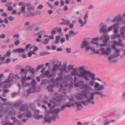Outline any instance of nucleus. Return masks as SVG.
<instances>
[{"instance_id": "obj_28", "label": "nucleus", "mask_w": 125, "mask_h": 125, "mask_svg": "<svg viewBox=\"0 0 125 125\" xmlns=\"http://www.w3.org/2000/svg\"><path fill=\"white\" fill-rule=\"evenodd\" d=\"M28 67V69L27 70L28 72L31 73L32 75H34L35 73V69L32 68L30 69L29 67Z\"/></svg>"}, {"instance_id": "obj_15", "label": "nucleus", "mask_w": 125, "mask_h": 125, "mask_svg": "<svg viewBox=\"0 0 125 125\" xmlns=\"http://www.w3.org/2000/svg\"><path fill=\"white\" fill-rule=\"evenodd\" d=\"M102 40L103 39V40L102 41L103 43H107L108 41L109 40V37L108 36H107V34L103 35L102 37Z\"/></svg>"}, {"instance_id": "obj_32", "label": "nucleus", "mask_w": 125, "mask_h": 125, "mask_svg": "<svg viewBox=\"0 0 125 125\" xmlns=\"http://www.w3.org/2000/svg\"><path fill=\"white\" fill-rule=\"evenodd\" d=\"M22 104V102L19 101L14 104L13 105V106L16 107H19L21 106Z\"/></svg>"}, {"instance_id": "obj_41", "label": "nucleus", "mask_w": 125, "mask_h": 125, "mask_svg": "<svg viewBox=\"0 0 125 125\" xmlns=\"http://www.w3.org/2000/svg\"><path fill=\"white\" fill-rule=\"evenodd\" d=\"M25 6L21 7V10L20 11L22 13L24 14L25 13Z\"/></svg>"}, {"instance_id": "obj_39", "label": "nucleus", "mask_w": 125, "mask_h": 125, "mask_svg": "<svg viewBox=\"0 0 125 125\" xmlns=\"http://www.w3.org/2000/svg\"><path fill=\"white\" fill-rule=\"evenodd\" d=\"M50 53L47 51H45L41 52L40 53V55L41 56L44 55L46 54H50Z\"/></svg>"}, {"instance_id": "obj_45", "label": "nucleus", "mask_w": 125, "mask_h": 125, "mask_svg": "<svg viewBox=\"0 0 125 125\" xmlns=\"http://www.w3.org/2000/svg\"><path fill=\"white\" fill-rule=\"evenodd\" d=\"M94 80H91L89 82V84L90 85V86H93L94 83Z\"/></svg>"}, {"instance_id": "obj_16", "label": "nucleus", "mask_w": 125, "mask_h": 125, "mask_svg": "<svg viewBox=\"0 0 125 125\" xmlns=\"http://www.w3.org/2000/svg\"><path fill=\"white\" fill-rule=\"evenodd\" d=\"M84 81L83 80H80L78 82L74 84V86L76 87H78L79 86H83L84 85Z\"/></svg>"}, {"instance_id": "obj_59", "label": "nucleus", "mask_w": 125, "mask_h": 125, "mask_svg": "<svg viewBox=\"0 0 125 125\" xmlns=\"http://www.w3.org/2000/svg\"><path fill=\"white\" fill-rule=\"evenodd\" d=\"M8 19L10 21H12L14 20V18L12 16H9Z\"/></svg>"}, {"instance_id": "obj_11", "label": "nucleus", "mask_w": 125, "mask_h": 125, "mask_svg": "<svg viewBox=\"0 0 125 125\" xmlns=\"http://www.w3.org/2000/svg\"><path fill=\"white\" fill-rule=\"evenodd\" d=\"M54 73L50 74V72L48 70L46 71L45 72L44 74H41L40 75V76L42 78L44 77V76H47L48 77L50 78L53 76Z\"/></svg>"}, {"instance_id": "obj_56", "label": "nucleus", "mask_w": 125, "mask_h": 125, "mask_svg": "<svg viewBox=\"0 0 125 125\" xmlns=\"http://www.w3.org/2000/svg\"><path fill=\"white\" fill-rule=\"evenodd\" d=\"M20 43V40L17 39V40L14 42V44L16 45H18Z\"/></svg>"}, {"instance_id": "obj_6", "label": "nucleus", "mask_w": 125, "mask_h": 125, "mask_svg": "<svg viewBox=\"0 0 125 125\" xmlns=\"http://www.w3.org/2000/svg\"><path fill=\"white\" fill-rule=\"evenodd\" d=\"M125 26H123L120 28V35L118 34V33H116V34H115V35L116 37V38H117L118 37H119V38H120V37L121 36L122 38L123 39H125Z\"/></svg>"}, {"instance_id": "obj_46", "label": "nucleus", "mask_w": 125, "mask_h": 125, "mask_svg": "<svg viewBox=\"0 0 125 125\" xmlns=\"http://www.w3.org/2000/svg\"><path fill=\"white\" fill-rule=\"evenodd\" d=\"M12 5V3L11 2H8L6 4V6L8 7V6H11Z\"/></svg>"}, {"instance_id": "obj_9", "label": "nucleus", "mask_w": 125, "mask_h": 125, "mask_svg": "<svg viewBox=\"0 0 125 125\" xmlns=\"http://www.w3.org/2000/svg\"><path fill=\"white\" fill-rule=\"evenodd\" d=\"M62 100V98L58 97L57 99L55 98L52 103L54 104L56 106H59L61 105V102L60 101Z\"/></svg>"}, {"instance_id": "obj_17", "label": "nucleus", "mask_w": 125, "mask_h": 125, "mask_svg": "<svg viewBox=\"0 0 125 125\" xmlns=\"http://www.w3.org/2000/svg\"><path fill=\"white\" fill-rule=\"evenodd\" d=\"M22 115H24L25 117L30 118L32 116V113L31 111L27 110L25 113H23Z\"/></svg>"}, {"instance_id": "obj_54", "label": "nucleus", "mask_w": 125, "mask_h": 125, "mask_svg": "<svg viewBox=\"0 0 125 125\" xmlns=\"http://www.w3.org/2000/svg\"><path fill=\"white\" fill-rule=\"evenodd\" d=\"M73 66L71 65L69 66L68 67V69L69 71H70L72 69L73 70Z\"/></svg>"}, {"instance_id": "obj_50", "label": "nucleus", "mask_w": 125, "mask_h": 125, "mask_svg": "<svg viewBox=\"0 0 125 125\" xmlns=\"http://www.w3.org/2000/svg\"><path fill=\"white\" fill-rule=\"evenodd\" d=\"M11 54V51L10 50H9L7 51L5 54V55L7 56H10Z\"/></svg>"}, {"instance_id": "obj_4", "label": "nucleus", "mask_w": 125, "mask_h": 125, "mask_svg": "<svg viewBox=\"0 0 125 125\" xmlns=\"http://www.w3.org/2000/svg\"><path fill=\"white\" fill-rule=\"evenodd\" d=\"M113 44L112 47L113 49L115 50L116 49L115 45L119 46L121 47H123L124 44L123 43V41L120 38H119L118 41L117 42L116 41H114L113 42Z\"/></svg>"}, {"instance_id": "obj_29", "label": "nucleus", "mask_w": 125, "mask_h": 125, "mask_svg": "<svg viewBox=\"0 0 125 125\" xmlns=\"http://www.w3.org/2000/svg\"><path fill=\"white\" fill-rule=\"evenodd\" d=\"M11 119L13 120V122L11 123L12 124H13L14 125V122L17 121V122L18 123V124L20 125L19 121H17V119H16V117L15 116H12L11 117Z\"/></svg>"}, {"instance_id": "obj_24", "label": "nucleus", "mask_w": 125, "mask_h": 125, "mask_svg": "<svg viewBox=\"0 0 125 125\" xmlns=\"http://www.w3.org/2000/svg\"><path fill=\"white\" fill-rule=\"evenodd\" d=\"M100 51H102V53L103 54H106L108 55L110 54V52H109L106 51L105 50L104 48H101L100 49Z\"/></svg>"}, {"instance_id": "obj_36", "label": "nucleus", "mask_w": 125, "mask_h": 125, "mask_svg": "<svg viewBox=\"0 0 125 125\" xmlns=\"http://www.w3.org/2000/svg\"><path fill=\"white\" fill-rule=\"evenodd\" d=\"M26 75H25L24 76L22 79H21V82L22 84L23 85V83H25L26 80Z\"/></svg>"}, {"instance_id": "obj_30", "label": "nucleus", "mask_w": 125, "mask_h": 125, "mask_svg": "<svg viewBox=\"0 0 125 125\" xmlns=\"http://www.w3.org/2000/svg\"><path fill=\"white\" fill-rule=\"evenodd\" d=\"M56 40L55 41V44H58L59 43V41L60 39V37L59 35L56 36L55 37Z\"/></svg>"}, {"instance_id": "obj_14", "label": "nucleus", "mask_w": 125, "mask_h": 125, "mask_svg": "<svg viewBox=\"0 0 125 125\" xmlns=\"http://www.w3.org/2000/svg\"><path fill=\"white\" fill-rule=\"evenodd\" d=\"M25 6L27 7V9L28 11L31 12L32 11H33L34 10V6L33 5H31V3H29L26 4Z\"/></svg>"}, {"instance_id": "obj_22", "label": "nucleus", "mask_w": 125, "mask_h": 125, "mask_svg": "<svg viewBox=\"0 0 125 125\" xmlns=\"http://www.w3.org/2000/svg\"><path fill=\"white\" fill-rule=\"evenodd\" d=\"M66 107H71V105H70V103H67L65 105H63L60 108V109L61 111H63L64 110Z\"/></svg>"}, {"instance_id": "obj_20", "label": "nucleus", "mask_w": 125, "mask_h": 125, "mask_svg": "<svg viewBox=\"0 0 125 125\" xmlns=\"http://www.w3.org/2000/svg\"><path fill=\"white\" fill-rule=\"evenodd\" d=\"M28 73V71L27 70L25 69L24 68H22L20 72H19V74L20 75H25L27 74Z\"/></svg>"}, {"instance_id": "obj_43", "label": "nucleus", "mask_w": 125, "mask_h": 125, "mask_svg": "<svg viewBox=\"0 0 125 125\" xmlns=\"http://www.w3.org/2000/svg\"><path fill=\"white\" fill-rule=\"evenodd\" d=\"M121 98L122 100H125V91L122 94Z\"/></svg>"}, {"instance_id": "obj_13", "label": "nucleus", "mask_w": 125, "mask_h": 125, "mask_svg": "<svg viewBox=\"0 0 125 125\" xmlns=\"http://www.w3.org/2000/svg\"><path fill=\"white\" fill-rule=\"evenodd\" d=\"M106 26L105 24H104L100 28L99 31L101 33H103L104 34H106L107 32L106 29Z\"/></svg>"}, {"instance_id": "obj_27", "label": "nucleus", "mask_w": 125, "mask_h": 125, "mask_svg": "<svg viewBox=\"0 0 125 125\" xmlns=\"http://www.w3.org/2000/svg\"><path fill=\"white\" fill-rule=\"evenodd\" d=\"M30 86L31 85L32 88H35V85L37 84L35 80H33L30 83Z\"/></svg>"}, {"instance_id": "obj_1", "label": "nucleus", "mask_w": 125, "mask_h": 125, "mask_svg": "<svg viewBox=\"0 0 125 125\" xmlns=\"http://www.w3.org/2000/svg\"><path fill=\"white\" fill-rule=\"evenodd\" d=\"M82 88L84 89L85 90L82 91L81 92V94H79V96H83L85 98H87L88 99L86 101H85V102L83 100L81 101L80 103L77 102H75L74 103L76 104L77 106V111H79L81 110V108H83V107L81 104H83L85 106H87L88 104V103L87 102H89L93 104L95 103V102L94 100H91L93 99L94 98V95L97 94L100 95L102 97H104L106 96L104 94H102L103 92L102 91L97 92H93L91 93L89 98H88L87 94L90 93V91L92 90V88L90 86V85L88 84H84Z\"/></svg>"}, {"instance_id": "obj_42", "label": "nucleus", "mask_w": 125, "mask_h": 125, "mask_svg": "<svg viewBox=\"0 0 125 125\" xmlns=\"http://www.w3.org/2000/svg\"><path fill=\"white\" fill-rule=\"evenodd\" d=\"M55 105L53 104V105L51 107L50 109L49 110H47V111H46V112H51L52 111V110L54 109L55 108Z\"/></svg>"}, {"instance_id": "obj_35", "label": "nucleus", "mask_w": 125, "mask_h": 125, "mask_svg": "<svg viewBox=\"0 0 125 125\" xmlns=\"http://www.w3.org/2000/svg\"><path fill=\"white\" fill-rule=\"evenodd\" d=\"M44 31H39L38 33L36 34L37 35H39L38 36V37L39 38H41L42 37V32Z\"/></svg>"}, {"instance_id": "obj_34", "label": "nucleus", "mask_w": 125, "mask_h": 125, "mask_svg": "<svg viewBox=\"0 0 125 125\" xmlns=\"http://www.w3.org/2000/svg\"><path fill=\"white\" fill-rule=\"evenodd\" d=\"M50 82L48 81V80L45 79H43L42 80L41 82V84L42 85H44L45 84L47 83H49Z\"/></svg>"}, {"instance_id": "obj_12", "label": "nucleus", "mask_w": 125, "mask_h": 125, "mask_svg": "<svg viewBox=\"0 0 125 125\" xmlns=\"http://www.w3.org/2000/svg\"><path fill=\"white\" fill-rule=\"evenodd\" d=\"M102 37L100 36H98L95 38H93L92 39V41H90V42L93 44H96V46H99V43L98 42H94V41H98L99 40H102Z\"/></svg>"}, {"instance_id": "obj_58", "label": "nucleus", "mask_w": 125, "mask_h": 125, "mask_svg": "<svg viewBox=\"0 0 125 125\" xmlns=\"http://www.w3.org/2000/svg\"><path fill=\"white\" fill-rule=\"evenodd\" d=\"M48 80V82H50L49 83L51 82H52V83H53L55 81L54 80V79L53 78H51L50 80Z\"/></svg>"}, {"instance_id": "obj_2", "label": "nucleus", "mask_w": 125, "mask_h": 125, "mask_svg": "<svg viewBox=\"0 0 125 125\" xmlns=\"http://www.w3.org/2000/svg\"><path fill=\"white\" fill-rule=\"evenodd\" d=\"M85 69V67L84 66L79 67L77 71L76 68H74L71 73V75L72 76H77L79 77L83 78L85 80V79H86L88 73V71L86 70Z\"/></svg>"}, {"instance_id": "obj_63", "label": "nucleus", "mask_w": 125, "mask_h": 125, "mask_svg": "<svg viewBox=\"0 0 125 125\" xmlns=\"http://www.w3.org/2000/svg\"><path fill=\"white\" fill-rule=\"evenodd\" d=\"M47 4H48V5L50 7L51 9H52L54 7L53 6V5H52L50 4L48 2H47Z\"/></svg>"}, {"instance_id": "obj_60", "label": "nucleus", "mask_w": 125, "mask_h": 125, "mask_svg": "<svg viewBox=\"0 0 125 125\" xmlns=\"http://www.w3.org/2000/svg\"><path fill=\"white\" fill-rule=\"evenodd\" d=\"M32 88L31 87L28 89L27 91V94H29L31 93Z\"/></svg>"}, {"instance_id": "obj_33", "label": "nucleus", "mask_w": 125, "mask_h": 125, "mask_svg": "<svg viewBox=\"0 0 125 125\" xmlns=\"http://www.w3.org/2000/svg\"><path fill=\"white\" fill-rule=\"evenodd\" d=\"M35 24H34L32 25L31 26H28L27 28V30L28 31H31L32 29V28L34 27L35 25Z\"/></svg>"}, {"instance_id": "obj_55", "label": "nucleus", "mask_w": 125, "mask_h": 125, "mask_svg": "<svg viewBox=\"0 0 125 125\" xmlns=\"http://www.w3.org/2000/svg\"><path fill=\"white\" fill-rule=\"evenodd\" d=\"M53 83V84H52L53 85L54 87H57L58 86L59 84V83L56 82V81H55Z\"/></svg>"}, {"instance_id": "obj_40", "label": "nucleus", "mask_w": 125, "mask_h": 125, "mask_svg": "<svg viewBox=\"0 0 125 125\" xmlns=\"http://www.w3.org/2000/svg\"><path fill=\"white\" fill-rule=\"evenodd\" d=\"M11 74H10L8 76V78L7 80H5L4 81L5 83H10V78L11 77Z\"/></svg>"}, {"instance_id": "obj_23", "label": "nucleus", "mask_w": 125, "mask_h": 125, "mask_svg": "<svg viewBox=\"0 0 125 125\" xmlns=\"http://www.w3.org/2000/svg\"><path fill=\"white\" fill-rule=\"evenodd\" d=\"M60 110L59 109H56L54 110H52L51 112H50L51 113V114L52 115H54V113L55 114V115L58 114L60 112Z\"/></svg>"}, {"instance_id": "obj_52", "label": "nucleus", "mask_w": 125, "mask_h": 125, "mask_svg": "<svg viewBox=\"0 0 125 125\" xmlns=\"http://www.w3.org/2000/svg\"><path fill=\"white\" fill-rule=\"evenodd\" d=\"M40 113V111L38 110H35L34 111V115H38Z\"/></svg>"}, {"instance_id": "obj_49", "label": "nucleus", "mask_w": 125, "mask_h": 125, "mask_svg": "<svg viewBox=\"0 0 125 125\" xmlns=\"http://www.w3.org/2000/svg\"><path fill=\"white\" fill-rule=\"evenodd\" d=\"M44 65L43 64H41L38 66L36 68V69L37 71L39 70L41 68H42Z\"/></svg>"}, {"instance_id": "obj_57", "label": "nucleus", "mask_w": 125, "mask_h": 125, "mask_svg": "<svg viewBox=\"0 0 125 125\" xmlns=\"http://www.w3.org/2000/svg\"><path fill=\"white\" fill-rule=\"evenodd\" d=\"M31 44H29L27 45L26 46L25 48L24 49H25V51L26 50L27 51H28V48H29Z\"/></svg>"}, {"instance_id": "obj_37", "label": "nucleus", "mask_w": 125, "mask_h": 125, "mask_svg": "<svg viewBox=\"0 0 125 125\" xmlns=\"http://www.w3.org/2000/svg\"><path fill=\"white\" fill-rule=\"evenodd\" d=\"M50 41V39L49 38H46L45 39L44 41L42 42V43L45 45H47L48 43V42Z\"/></svg>"}, {"instance_id": "obj_62", "label": "nucleus", "mask_w": 125, "mask_h": 125, "mask_svg": "<svg viewBox=\"0 0 125 125\" xmlns=\"http://www.w3.org/2000/svg\"><path fill=\"white\" fill-rule=\"evenodd\" d=\"M17 93L16 92H13L11 94V96L12 97L16 96L17 95Z\"/></svg>"}, {"instance_id": "obj_44", "label": "nucleus", "mask_w": 125, "mask_h": 125, "mask_svg": "<svg viewBox=\"0 0 125 125\" xmlns=\"http://www.w3.org/2000/svg\"><path fill=\"white\" fill-rule=\"evenodd\" d=\"M23 85H22V86L24 87H25L30 86V83H26V82L25 83H23Z\"/></svg>"}, {"instance_id": "obj_5", "label": "nucleus", "mask_w": 125, "mask_h": 125, "mask_svg": "<svg viewBox=\"0 0 125 125\" xmlns=\"http://www.w3.org/2000/svg\"><path fill=\"white\" fill-rule=\"evenodd\" d=\"M88 74L86 76V79H85V80L87 81H88L90 80L89 77H90L92 80H95L101 82V79L99 78H95V74L91 72L90 71H88Z\"/></svg>"}, {"instance_id": "obj_10", "label": "nucleus", "mask_w": 125, "mask_h": 125, "mask_svg": "<svg viewBox=\"0 0 125 125\" xmlns=\"http://www.w3.org/2000/svg\"><path fill=\"white\" fill-rule=\"evenodd\" d=\"M104 85L102 84L100 85L98 83H95L94 86L95 88L97 91H101L104 89Z\"/></svg>"}, {"instance_id": "obj_64", "label": "nucleus", "mask_w": 125, "mask_h": 125, "mask_svg": "<svg viewBox=\"0 0 125 125\" xmlns=\"http://www.w3.org/2000/svg\"><path fill=\"white\" fill-rule=\"evenodd\" d=\"M23 116V117H25L24 115H23L22 114L21 115H18L17 117L20 119L22 118V117Z\"/></svg>"}, {"instance_id": "obj_31", "label": "nucleus", "mask_w": 125, "mask_h": 125, "mask_svg": "<svg viewBox=\"0 0 125 125\" xmlns=\"http://www.w3.org/2000/svg\"><path fill=\"white\" fill-rule=\"evenodd\" d=\"M116 24H115L113 25V26L114 27V31L115 33V34H116V33H118V29L116 27Z\"/></svg>"}, {"instance_id": "obj_48", "label": "nucleus", "mask_w": 125, "mask_h": 125, "mask_svg": "<svg viewBox=\"0 0 125 125\" xmlns=\"http://www.w3.org/2000/svg\"><path fill=\"white\" fill-rule=\"evenodd\" d=\"M25 51V49H24L22 48H19L18 49V52L20 53L22 52H24Z\"/></svg>"}, {"instance_id": "obj_47", "label": "nucleus", "mask_w": 125, "mask_h": 125, "mask_svg": "<svg viewBox=\"0 0 125 125\" xmlns=\"http://www.w3.org/2000/svg\"><path fill=\"white\" fill-rule=\"evenodd\" d=\"M16 111L14 110H12L10 111L9 113V115H15Z\"/></svg>"}, {"instance_id": "obj_26", "label": "nucleus", "mask_w": 125, "mask_h": 125, "mask_svg": "<svg viewBox=\"0 0 125 125\" xmlns=\"http://www.w3.org/2000/svg\"><path fill=\"white\" fill-rule=\"evenodd\" d=\"M54 87L53 85L52 84H51L48 85L47 87V88L49 92H53L54 90L53 88Z\"/></svg>"}, {"instance_id": "obj_25", "label": "nucleus", "mask_w": 125, "mask_h": 125, "mask_svg": "<svg viewBox=\"0 0 125 125\" xmlns=\"http://www.w3.org/2000/svg\"><path fill=\"white\" fill-rule=\"evenodd\" d=\"M122 20V18L121 17L117 16L115 17L114 19L112 20V21L113 22H114L116 21L118 22L121 21Z\"/></svg>"}, {"instance_id": "obj_7", "label": "nucleus", "mask_w": 125, "mask_h": 125, "mask_svg": "<svg viewBox=\"0 0 125 125\" xmlns=\"http://www.w3.org/2000/svg\"><path fill=\"white\" fill-rule=\"evenodd\" d=\"M62 30L61 27L58 28L57 27L53 29L51 31V33L52 35H55L57 32L59 33V35L61 36H63V34L62 32Z\"/></svg>"}, {"instance_id": "obj_61", "label": "nucleus", "mask_w": 125, "mask_h": 125, "mask_svg": "<svg viewBox=\"0 0 125 125\" xmlns=\"http://www.w3.org/2000/svg\"><path fill=\"white\" fill-rule=\"evenodd\" d=\"M110 122L107 120H105L104 121V125H108L109 124Z\"/></svg>"}, {"instance_id": "obj_19", "label": "nucleus", "mask_w": 125, "mask_h": 125, "mask_svg": "<svg viewBox=\"0 0 125 125\" xmlns=\"http://www.w3.org/2000/svg\"><path fill=\"white\" fill-rule=\"evenodd\" d=\"M28 109V105L25 104L22 105L19 109V110L21 111H24Z\"/></svg>"}, {"instance_id": "obj_51", "label": "nucleus", "mask_w": 125, "mask_h": 125, "mask_svg": "<svg viewBox=\"0 0 125 125\" xmlns=\"http://www.w3.org/2000/svg\"><path fill=\"white\" fill-rule=\"evenodd\" d=\"M63 74L62 73H59L58 74V76H59V78L61 80H62V79L63 78Z\"/></svg>"}, {"instance_id": "obj_21", "label": "nucleus", "mask_w": 125, "mask_h": 125, "mask_svg": "<svg viewBox=\"0 0 125 125\" xmlns=\"http://www.w3.org/2000/svg\"><path fill=\"white\" fill-rule=\"evenodd\" d=\"M89 43L87 42L84 40L82 42V43L81 45V48L82 49H83L86 46L89 45Z\"/></svg>"}, {"instance_id": "obj_53", "label": "nucleus", "mask_w": 125, "mask_h": 125, "mask_svg": "<svg viewBox=\"0 0 125 125\" xmlns=\"http://www.w3.org/2000/svg\"><path fill=\"white\" fill-rule=\"evenodd\" d=\"M2 125H14V124H12L10 122V121H8L6 122Z\"/></svg>"}, {"instance_id": "obj_3", "label": "nucleus", "mask_w": 125, "mask_h": 125, "mask_svg": "<svg viewBox=\"0 0 125 125\" xmlns=\"http://www.w3.org/2000/svg\"><path fill=\"white\" fill-rule=\"evenodd\" d=\"M45 115L44 119L46 122L50 123L51 121H55V117L54 115H52L49 112H46Z\"/></svg>"}, {"instance_id": "obj_38", "label": "nucleus", "mask_w": 125, "mask_h": 125, "mask_svg": "<svg viewBox=\"0 0 125 125\" xmlns=\"http://www.w3.org/2000/svg\"><path fill=\"white\" fill-rule=\"evenodd\" d=\"M33 117L36 119L39 120L40 119L42 118L43 116L42 115H34Z\"/></svg>"}, {"instance_id": "obj_8", "label": "nucleus", "mask_w": 125, "mask_h": 125, "mask_svg": "<svg viewBox=\"0 0 125 125\" xmlns=\"http://www.w3.org/2000/svg\"><path fill=\"white\" fill-rule=\"evenodd\" d=\"M120 52V50L118 49H116L115 50V53L113 55H111L110 56H108V58L109 60H111V59L114 58H116L118 57L120 55V54L118 53Z\"/></svg>"}, {"instance_id": "obj_18", "label": "nucleus", "mask_w": 125, "mask_h": 125, "mask_svg": "<svg viewBox=\"0 0 125 125\" xmlns=\"http://www.w3.org/2000/svg\"><path fill=\"white\" fill-rule=\"evenodd\" d=\"M66 64H64L63 66L60 65L59 70L61 72H67L68 71L66 70Z\"/></svg>"}]
</instances>
